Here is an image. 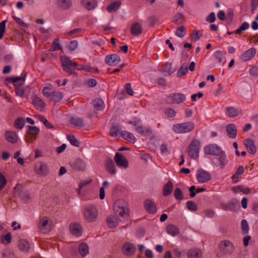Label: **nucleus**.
<instances>
[{"label":"nucleus","mask_w":258,"mask_h":258,"mask_svg":"<svg viewBox=\"0 0 258 258\" xmlns=\"http://www.w3.org/2000/svg\"><path fill=\"white\" fill-rule=\"evenodd\" d=\"M42 92L43 95L47 98H50L51 95V89L50 87H44Z\"/></svg>","instance_id":"obj_62"},{"label":"nucleus","mask_w":258,"mask_h":258,"mask_svg":"<svg viewBox=\"0 0 258 258\" xmlns=\"http://www.w3.org/2000/svg\"><path fill=\"white\" fill-rule=\"evenodd\" d=\"M32 103L37 110L40 111L43 110L45 106V102L37 96L33 98Z\"/></svg>","instance_id":"obj_23"},{"label":"nucleus","mask_w":258,"mask_h":258,"mask_svg":"<svg viewBox=\"0 0 258 258\" xmlns=\"http://www.w3.org/2000/svg\"><path fill=\"white\" fill-rule=\"evenodd\" d=\"M171 70V64L170 63H166L162 66L161 71L165 73H169Z\"/></svg>","instance_id":"obj_63"},{"label":"nucleus","mask_w":258,"mask_h":258,"mask_svg":"<svg viewBox=\"0 0 258 258\" xmlns=\"http://www.w3.org/2000/svg\"><path fill=\"white\" fill-rule=\"evenodd\" d=\"M144 207L146 211L149 214H154L157 212V209L154 202L150 199L145 201Z\"/></svg>","instance_id":"obj_14"},{"label":"nucleus","mask_w":258,"mask_h":258,"mask_svg":"<svg viewBox=\"0 0 258 258\" xmlns=\"http://www.w3.org/2000/svg\"><path fill=\"white\" fill-rule=\"evenodd\" d=\"M51 224H52V221L47 217H42L40 219L39 222V226H47V225H49V226H50Z\"/></svg>","instance_id":"obj_52"},{"label":"nucleus","mask_w":258,"mask_h":258,"mask_svg":"<svg viewBox=\"0 0 258 258\" xmlns=\"http://www.w3.org/2000/svg\"><path fill=\"white\" fill-rule=\"evenodd\" d=\"M60 60L63 71L69 75L76 74L73 69L78 66L77 62L72 61L67 56L61 57Z\"/></svg>","instance_id":"obj_5"},{"label":"nucleus","mask_w":258,"mask_h":258,"mask_svg":"<svg viewBox=\"0 0 258 258\" xmlns=\"http://www.w3.org/2000/svg\"><path fill=\"white\" fill-rule=\"evenodd\" d=\"M173 184L171 180H169L164 186L163 189V195L167 197L170 195L173 190Z\"/></svg>","instance_id":"obj_30"},{"label":"nucleus","mask_w":258,"mask_h":258,"mask_svg":"<svg viewBox=\"0 0 258 258\" xmlns=\"http://www.w3.org/2000/svg\"><path fill=\"white\" fill-rule=\"evenodd\" d=\"M71 166L75 170L81 171L85 169L86 165L82 160L78 158L74 162L72 163Z\"/></svg>","instance_id":"obj_24"},{"label":"nucleus","mask_w":258,"mask_h":258,"mask_svg":"<svg viewBox=\"0 0 258 258\" xmlns=\"http://www.w3.org/2000/svg\"><path fill=\"white\" fill-rule=\"evenodd\" d=\"M166 231L172 236H175L179 233L178 227H166Z\"/></svg>","instance_id":"obj_45"},{"label":"nucleus","mask_w":258,"mask_h":258,"mask_svg":"<svg viewBox=\"0 0 258 258\" xmlns=\"http://www.w3.org/2000/svg\"><path fill=\"white\" fill-rule=\"evenodd\" d=\"M187 208L191 211H196L198 210V207L196 204L191 201H188L186 202Z\"/></svg>","instance_id":"obj_54"},{"label":"nucleus","mask_w":258,"mask_h":258,"mask_svg":"<svg viewBox=\"0 0 258 258\" xmlns=\"http://www.w3.org/2000/svg\"><path fill=\"white\" fill-rule=\"evenodd\" d=\"M217 156H219V161L220 162V164L221 168H223L228 162V160L227 159L226 155L225 152L222 151L221 153Z\"/></svg>","instance_id":"obj_41"},{"label":"nucleus","mask_w":258,"mask_h":258,"mask_svg":"<svg viewBox=\"0 0 258 258\" xmlns=\"http://www.w3.org/2000/svg\"><path fill=\"white\" fill-rule=\"evenodd\" d=\"M244 145L248 153L254 154L256 152V147L254 142L251 139H246L244 141Z\"/></svg>","instance_id":"obj_18"},{"label":"nucleus","mask_w":258,"mask_h":258,"mask_svg":"<svg viewBox=\"0 0 258 258\" xmlns=\"http://www.w3.org/2000/svg\"><path fill=\"white\" fill-rule=\"evenodd\" d=\"M82 4L88 11L93 10L97 6L96 0H82Z\"/></svg>","instance_id":"obj_25"},{"label":"nucleus","mask_w":258,"mask_h":258,"mask_svg":"<svg viewBox=\"0 0 258 258\" xmlns=\"http://www.w3.org/2000/svg\"><path fill=\"white\" fill-rule=\"evenodd\" d=\"M125 92L130 96H133L134 92L132 88V85L131 83H126L124 86Z\"/></svg>","instance_id":"obj_58"},{"label":"nucleus","mask_w":258,"mask_h":258,"mask_svg":"<svg viewBox=\"0 0 258 258\" xmlns=\"http://www.w3.org/2000/svg\"><path fill=\"white\" fill-rule=\"evenodd\" d=\"M72 0H56L57 7L62 10H68L72 6Z\"/></svg>","instance_id":"obj_20"},{"label":"nucleus","mask_w":258,"mask_h":258,"mask_svg":"<svg viewBox=\"0 0 258 258\" xmlns=\"http://www.w3.org/2000/svg\"><path fill=\"white\" fill-rule=\"evenodd\" d=\"M6 22L7 21L4 20L0 23V39H2L4 35V33L6 30Z\"/></svg>","instance_id":"obj_61"},{"label":"nucleus","mask_w":258,"mask_h":258,"mask_svg":"<svg viewBox=\"0 0 258 258\" xmlns=\"http://www.w3.org/2000/svg\"><path fill=\"white\" fill-rule=\"evenodd\" d=\"M227 135L230 138H235L237 135V129L235 124L233 123L228 124L226 126Z\"/></svg>","instance_id":"obj_26"},{"label":"nucleus","mask_w":258,"mask_h":258,"mask_svg":"<svg viewBox=\"0 0 258 258\" xmlns=\"http://www.w3.org/2000/svg\"><path fill=\"white\" fill-rule=\"evenodd\" d=\"M200 147L199 141L197 139L192 140L186 149L188 155L192 159H198L199 158Z\"/></svg>","instance_id":"obj_4"},{"label":"nucleus","mask_w":258,"mask_h":258,"mask_svg":"<svg viewBox=\"0 0 258 258\" xmlns=\"http://www.w3.org/2000/svg\"><path fill=\"white\" fill-rule=\"evenodd\" d=\"M185 21V16L180 13L175 14L172 19V22L176 25H182Z\"/></svg>","instance_id":"obj_31"},{"label":"nucleus","mask_w":258,"mask_h":258,"mask_svg":"<svg viewBox=\"0 0 258 258\" xmlns=\"http://www.w3.org/2000/svg\"><path fill=\"white\" fill-rule=\"evenodd\" d=\"M18 245L19 249L23 252H28L30 249L29 243L25 239H20L18 243Z\"/></svg>","instance_id":"obj_29"},{"label":"nucleus","mask_w":258,"mask_h":258,"mask_svg":"<svg viewBox=\"0 0 258 258\" xmlns=\"http://www.w3.org/2000/svg\"><path fill=\"white\" fill-rule=\"evenodd\" d=\"M256 54V49L254 48H251L245 51L241 55V58L244 61L250 60Z\"/></svg>","instance_id":"obj_22"},{"label":"nucleus","mask_w":258,"mask_h":258,"mask_svg":"<svg viewBox=\"0 0 258 258\" xmlns=\"http://www.w3.org/2000/svg\"><path fill=\"white\" fill-rule=\"evenodd\" d=\"M131 33L135 36H137L142 34L143 32V27L139 22L133 23L130 27Z\"/></svg>","instance_id":"obj_17"},{"label":"nucleus","mask_w":258,"mask_h":258,"mask_svg":"<svg viewBox=\"0 0 258 258\" xmlns=\"http://www.w3.org/2000/svg\"><path fill=\"white\" fill-rule=\"evenodd\" d=\"M4 137L8 142L13 144H16L18 140L17 134L16 132L14 131H6L4 134Z\"/></svg>","instance_id":"obj_16"},{"label":"nucleus","mask_w":258,"mask_h":258,"mask_svg":"<svg viewBox=\"0 0 258 258\" xmlns=\"http://www.w3.org/2000/svg\"><path fill=\"white\" fill-rule=\"evenodd\" d=\"M67 139L70 141L71 144L76 147L79 146V142L78 140L75 138V136L72 134L67 136Z\"/></svg>","instance_id":"obj_50"},{"label":"nucleus","mask_w":258,"mask_h":258,"mask_svg":"<svg viewBox=\"0 0 258 258\" xmlns=\"http://www.w3.org/2000/svg\"><path fill=\"white\" fill-rule=\"evenodd\" d=\"M186 28L184 26H181V27L177 28L175 32V34L178 37L182 38L186 35Z\"/></svg>","instance_id":"obj_48"},{"label":"nucleus","mask_w":258,"mask_h":258,"mask_svg":"<svg viewBox=\"0 0 258 258\" xmlns=\"http://www.w3.org/2000/svg\"><path fill=\"white\" fill-rule=\"evenodd\" d=\"M120 61V57L116 54L107 55L105 58V62L109 66L117 65Z\"/></svg>","instance_id":"obj_13"},{"label":"nucleus","mask_w":258,"mask_h":258,"mask_svg":"<svg viewBox=\"0 0 258 258\" xmlns=\"http://www.w3.org/2000/svg\"><path fill=\"white\" fill-rule=\"evenodd\" d=\"M121 5V2L119 1H115L110 5H109L107 8V11L109 13H112L116 12L119 8Z\"/></svg>","instance_id":"obj_36"},{"label":"nucleus","mask_w":258,"mask_h":258,"mask_svg":"<svg viewBox=\"0 0 258 258\" xmlns=\"http://www.w3.org/2000/svg\"><path fill=\"white\" fill-rule=\"evenodd\" d=\"M70 230L72 234L77 237L81 236L82 233L81 227H70Z\"/></svg>","instance_id":"obj_42"},{"label":"nucleus","mask_w":258,"mask_h":258,"mask_svg":"<svg viewBox=\"0 0 258 258\" xmlns=\"http://www.w3.org/2000/svg\"><path fill=\"white\" fill-rule=\"evenodd\" d=\"M7 183V181L5 176L0 173V191L5 187Z\"/></svg>","instance_id":"obj_64"},{"label":"nucleus","mask_w":258,"mask_h":258,"mask_svg":"<svg viewBox=\"0 0 258 258\" xmlns=\"http://www.w3.org/2000/svg\"><path fill=\"white\" fill-rule=\"evenodd\" d=\"M39 128L36 126H28L27 135L25 137L26 142L32 143L36 139V137L39 133Z\"/></svg>","instance_id":"obj_6"},{"label":"nucleus","mask_w":258,"mask_h":258,"mask_svg":"<svg viewBox=\"0 0 258 258\" xmlns=\"http://www.w3.org/2000/svg\"><path fill=\"white\" fill-rule=\"evenodd\" d=\"M121 135L124 140L131 143H134L135 142L134 136L130 132L125 131H122L121 132Z\"/></svg>","instance_id":"obj_39"},{"label":"nucleus","mask_w":258,"mask_h":258,"mask_svg":"<svg viewBox=\"0 0 258 258\" xmlns=\"http://www.w3.org/2000/svg\"><path fill=\"white\" fill-rule=\"evenodd\" d=\"M2 238L5 240V241L4 240H2L3 243L6 245L10 243L12 241L11 234L10 232H9L7 233L5 235L3 236Z\"/></svg>","instance_id":"obj_59"},{"label":"nucleus","mask_w":258,"mask_h":258,"mask_svg":"<svg viewBox=\"0 0 258 258\" xmlns=\"http://www.w3.org/2000/svg\"><path fill=\"white\" fill-rule=\"evenodd\" d=\"M237 204L234 200H231L227 204L222 203L221 204V207L222 209L228 211H236Z\"/></svg>","instance_id":"obj_27"},{"label":"nucleus","mask_w":258,"mask_h":258,"mask_svg":"<svg viewBox=\"0 0 258 258\" xmlns=\"http://www.w3.org/2000/svg\"><path fill=\"white\" fill-rule=\"evenodd\" d=\"M78 45V42L77 40H72L69 43L68 47L71 51H73L77 48Z\"/></svg>","instance_id":"obj_60"},{"label":"nucleus","mask_w":258,"mask_h":258,"mask_svg":"<svg viewBox=\"0 0 258 258\" xmlns=\"http://www.w3.org/2000/svg\"><path fill=\"white\" fill-rule=\"evenodd\" d=\"M83 214L85 219L87 221L93 222L97 219L98 211L94 205H87L83 209Z\"/></svg>","instance_id":"obj_3"},{"label":"nucleus","mask_w":258,"mask_h":258,"mask_svg":"<svg viewBox=\"0 0 258 258\" xmlns=\"http://www.w3.org/2000/svg\"><path fill=\"white\" fill-rule=\"evenodd\" d=\"M63 97V94L58 91H54L51 92V95L50 97L51 101L54 103H58L60 102Z\"/></svg>","instance_id":"obj_28"},{"label":"nucleus","mask_w":258,"mask_h":258,"mask_svg":"<svg viewBox=\"0 0 258 258\" xmlns=\"http://www.w3.org/2000/svg\"><path fill=\"white\" fill-rule=\"evenodd\" d=\"M70 122L71 124L76 127H82L84 126V120L82 118L72 117Z\"/></svg>","instance_id":"obj_34"},{"label":"nucleus","mask_w":258,"mask_h":258,"mask_svg":"<svg viewBox=\"0 0 258 258\" xmlns=\"http://www.w3.org/2000/svg\"><path fill=\"white\" fill-rule=\"evenodd\" d=\"M38 118L40 121L43 122L44 125L47 128L49 129L54 128V126L50 123L44 116L41 115L38 116Z\"/></svg>","instance_id":"obj_51"},{"label":"nucleus","mask_w":258,"mask_h":258,"mask_svg":"<svg viewBox=\"0 0 258 258\" xmlns=\"http://www.w3.org/2000/svg\"><path fill=\"white\" fill-rule=\"evenodd\" d=\"M136 247L134 245L131 243H125L122 245V251L124 254L130 255L134 253Z\"/></svg>","instance_id":"obj_21"},{"label":"nucleus","mask_w":258,"mask_h":258,"mask_svg":"<svg viewBox=\"0 0 258 258\" xmlns=\"http://www.w3.org/2000/svg\"><path fill=\"white\" fill-rule=\"evenodd\" d=\"M117 219L113 215H109L107 217L106 223L108 226H114L117 224Z\"/></svg>","instance_id":"obj_49"},{"label":"nucleus","mask_w":258,"mask_h":258,"mask_svg":"<svg viewBox=\"0 0 258 258\" xmlns=\"http://www.w3.org/2000/svg\"><path fill=\"white\" fill-rule=\"evenodd\" d=\"M226 114L229 117H235L238 115L239 111L236 108L232 106L227 107L225 109Z\"/></svg>","instance_id":"obj_32"},{"label":"nucleus","mask_w":258,"mask_h":258,"mask_svg":"<svg viewBox=\"0 0 258 258\" xmlns=\"http://www.w3.org/2000/svg\"><path fill=\"white\" fill-rule=\"evenodd\" d=\"M34 170L36 173L41 176H45L49 172L47 164L43 161L36 163L34 167Z\"/></svg>","instance_id":"obj_7"},{"label":"nucleus","mask_w":258,"mask_h":258,"mask_svg":"<svg viewBox=\"0 0 258 258\" xmlns=\"http://www.w3.org/2000/svg\"><path fill=\"white\" fill-rule=\"evenodd\" d=\"M25 125V120L23 118L19 117L14 122V126L17 129H22Z\"/></svg>","instance_id":"obj_43"},{"label":"nucleus","mask_w":258,"mask_h":258,"mask_svg":"<svg viewBox=\"0 0 258 258\" xmlns=\"http://www.w3.org/2000/svg\"><path fill=\"white\" fill-rule=\"evenodd\" d=\"M195 128V124L191 121L178 123L173 125V131L177 134H184L192 131Z\"/></svg>","instance_id":"obj_2"},{"label":"nucleus","mask_w":258,"mask_h":258,"mask_svg":"<svg viewBox=\"0 0 258 258\" xmlns=\"http://www.w3.org/2000/svg\"><path fill=\"white\" fill-rule=\"evenodd\" d=\"M26 76V75L25 74L23 77H10L7 78L6 80L9 82L12 83L15 87H20L24 84Z\"/></svg>","instance_id":"obj_15"},{"label":"nucleus","mask_w":258,"mask_h":258,"mask_svg":"<svg viewBox=\"0 0 258 258\" xmlns=\"http://www.w3.org/2000/svg\"><path fill=\"white\" fill-rule=\"evenodd\" d=\"M164 113L166 115L170 118H172L174 117L176 115V111L174 109L171 108H166L164 110Z\"/></svg>","instance_id":"obj_56"},{"label":"nucleus","mask_w":258,"mask_h":258,"mask_svg":"<svg viewBox=\"0 0 258 258\" xmlns=\"http://www.w3.org/2000/svg\"><path fill=\"white\" fill-rule=\"evenodd\" d=\"M136 130L139 134L143 136H146L152 133V131L150 127L142 125L137 126Z\"/></svg>","instance_id":"obj_33"},{"label":"nucleus","mask_w":258,"mask_h":258,"mask_svg":"<svg viewBox=\"0 0 258 258\" xmlns=\"http://www.w3.org/2000/svg\"><path fill=\"white\" fill-rule=\"evenodd\" d=\"M186 99L185 96L180 93H174L168 97V101L173 104H179L183 102Z\"/></svg>","instance_id":"obj_11"},{"label":"nucleus","mask_w":258,"mask_h":258,"mask_svg":"<svg viewBox=\"0 0 258 258\" xmlns=\"http://www.w3.org/2000/svg\"><path fill=\"white\" fill-rule=\"evenodd\" d=\"M114 160L117 166L120 168H126L128 166V162L127 159L121 153L116 152Z\"/></svg>","instance_id":"obj_9"},{"label":"nucleus","mask_w":258,"mask_h":258,"mask_svg":"<svg viewBox=\"0 0 258 258\" xmlns=\"http://www.w3.org/2000/svg\"><path fill=\"white\" fill-rule=\"evenodd\" d=\"M218 248L219 251L217 255L219 257H222L225 255H231L235 250L233 243L228 240H222L219 244Z\"/></svg>","instance_id":"obj_1"},{"label":"nucleus","mask_w":258,"mask_h":258,"mask_svg":"<svg viewBox=\"0 0 258 258\" xmlns=\"http://www.w3.org/2000/svg\"><path fill=\"white\" fill-rule=\"evenodd\" d=\"M62 47L59 43V39L58 38H55L50 47L49 50L50 51H53L58 50H61Z\"/></svg>","instance_id":"obj_40"},{"label":"nucleus","mask_w":258,"mask_h":258,"mask_svg":"<svg viewBox=\"0 0 258 258\" xmlns=\"http://www.w3.org/2000/svg\"><path fill=\"white\" fill-rule=\"evenodd\" d=\"M203 252L202 250L198 248H192L187 252V258H202Z\"/></svg>","instance_id":"obj_19"},{"label":"nucleus","mask_w":258,"mask_h":258,"mask_svg":"<svg viewBox=\"0 0 258 258\" xmlns=\"http://www.w3.org/2000/svg\"><path fill=\"white\" fill-rule=\"evenodd\" d=\"M79 252L81 256L84 257L89 253V246L85 242H82L79 245Z\"/></svg>","instance_id":"obj_37"},{"label":"nucleus","mask_w":258,"mask_h":258,"mask_svg":"<svg viewBox=\"0 0 258 258\" xmlns=\"http://www.w3.org/2000/svg\"><path fill=\"white\" fill-rule=\"evenodd\" d=\"M93 105L94 108L97 110H103L105 106L103 100L99 98H96L94 100Z\"/></svg>","instance_id":"obj_35"},{"label":"nucleus","mask_w":258,"mask_h":258,"mask_svg":"<svg viewBox=\"0 0 258 258\" xmlns=\"http://www.w3.org/2000/svg\"><path fill=\"white\" fill-rule=\"evenodd\" d=\"M174 196L175 198L178 201L183 199V194L181 189L179 187H176L174 191Z\"/></svg>","instance_id":"obj_47"},{"label":"nucleus","mask_w":258,"mask_h":258,"mask_svg":"<svg viewBox=\"0 0 258 258\" xmlns=\"http://www.w3.org/2000/svg\"><path fill=\"white\" fill-rule=\"evenodd\" d=\"M118 211V214L121 217H128L129 215V210L128 209L124 207H119Z\"/></svg>","instance_id":"obj_55"},{"label":"nucleus","mask_w":258,"mask_h":258,"mask_svg":"<svg viewBox=\"0 0 258 258\" xmlns=\"http://www.w3.org/2000/svg\"><path fill=\"white\" fill-rule=\"evenodd\" d=\"M196 177L199 182L205 183L211 179V175L209 172L201 169L197 170Z\"/></svg>","instance_id":"obj_10"},{"label":"nucleus","mask_w":258,"mask_h":258,"mask_svg":"<svg viewBox=\"0 0 258 258\" xmlns=\"http://www.w3.org/2000/svg\"><path fill=\"white\" fill-rule=\"evenodd\" d=\"M235 188L236 189V192L240 191L245 195L248 194L250 192V189L243 185H239Z\"/></svg>","instance_id":"obj_53"},{"label":"nucleus","mask_w":258,"mask_h":258,"mask_svg":"<svg viewBox=\"0 0 258 258\" xmlns=\"http://www.w3.org/2000/svg\"><path fill=\"white\" fill-rule=\"evenodd\" d=\"M19 196L21 199L26 203H27L31 199V195L28 191H21L19 193Z\"/></svg>","instance_id":"obj_46"},{"label":"nucleus","mask_w":258,"mask_h":258,"mask_svg":"<svg viewBox=\"0 0 258 258\" xmlns=\"http://www.w3.org/2000/svg\"><path fill=\"white\" fill-rule=\"evenodd\" d=\"M120 129L117 125H112L109 131V135L111 137H116L120 133Z\"/></svg>","instance_id":"obj_44"},{"label":"nucleus","mask_w":258,"mask_h":258,"mask_svg":"<svg viewBox=\"0 0 258 258\" xmlns=\"http://www.w3.org/2000/svg\"><path fill=\"white\" fill-rule=\"evenodd\" d=\"M222 151L221 148L216 144H209L204 148L205 153L206 155L217 156L219 155Z\"/></svg>","instance_id":"obj_8"},{"label":"nucleus","mask_w":258,"mask_h":258,"mask_svg":"<svg viewBox=\"0 0 258 258\" xmlns=\"http://www.w3.org/2000/svg\"><path fill=\"white\" fill-rule=\"evenodd\" d=\"M244 168L243 166H240L237 169L236 172L232 175L231 179L233 183H236L238 181V176L244 173Z\"/></svg>","instance_id":"obj_38"},{"label":"nucleus","mask_w":258,"mask_h":258,"mask_svg":"<svg viewBox=\"0 0 258 258\" xmlns=\"http://www.w3.org/2000/svg\"><path fill=\"white\" fill-rule=\"evenodd\" d=\"M214 57L217 60L219 63H221L222 61L223 58V53L222 51L218 50L216 51L214 54Z\"/></svg>","instance_id":"obj_57"},{"label":"nucleus","mask_w":258,"mask_h":258,"mask_svg":"<svg viewBox=\"0 0 258 258\" xmlns=\"http://www.w3.org/2000/svg\"><path fill=\"white\" fill-rule=\"evenodd\" d=\"M104 167L105 170L111 175H114L116 173L114 163L113 160L108 157L106 158L104 162Z\"/></svg>","instance_id":"obj_12"}]
</instances>
